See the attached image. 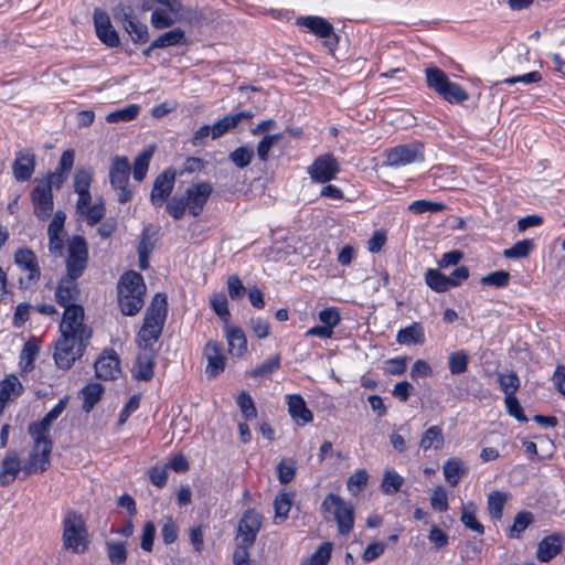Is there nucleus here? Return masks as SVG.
Wrapping results in <instances>:
<instances>
[{
	"label": "nucleus",
	"mask_w": 565,
	"mask_h": 565,
	"mask_svg": "<svg viewBox=\"0 0 565 565\" xmlns=\"http://www.w3.org/2000/svg\"><path fill=\"white\" fill-rule=\"evenodd\" d=\"M167 313V297L158 292L147 308L143 323L136 335V343L140 350L157 351L156 344L162 333Z\"/></svg>",
	"instance_id": "obj_1"
},
{
	"label": "nucleus",
	"mask_w": 565,
	"mask_h": 565,
	"mask_svg": "<svg viewBox=\"0 0 565 565\" xmlns=\"http://www.w3.org/2000/svg\"><path fill=\"white\" fill-rule=\"evenodd\" d=\"M146 285L137 271L125 273L117 285L118 305L125 316H136L145 305Z\"/></svg>",
	"instance_id": "obj_2"
},
{
	"label": "nucleus",
	"mask_w": 565,
	"mask_h": 565,
	"mask_svg": "<svg viewBox=\"0 0 565 565\" xmlns=\"http://www.w3.org/2000/svg\"><path fill=\"white\" fill-rule=\"evenodd\" d=\"M63 546L76 554L85 553L89 545L86 522L82 514L68 511L63 520Z\"/></svg>",
	"instance_id": "obj_3"
},
{
	"label": "nucleus",
	"mask_w": 565,
	"mask_h": 565,
	"mask_svg": "<svg viewBox=\"0 0 565 565\" xmlns=\"http://www.w3.org/2000/svg\"><path fill=\"white\" fill-rule=\"evenodd\" d=\"M34 445L29 455L26 462L23 466V471L26 475L38 473L45 471L50 466V456L53 443L47 435H30Z\"/></svg>",
	"instance_id": "obj_4"
},
{
	"label": "nucleus",
	"mask_w": 565,
	"mask_h": 565,
	"mask_svg": "<svg viewBox=\"0 0 565 565\" xmlns=\"http://www.w3.org/2000/svg\"><path fill=\"white\" fill-rule=\"evenodd\" d=\"M60 330L61 334L75 338L79 343H88L92 330L84 323L83 307H71L64 310Z\"/></svg>",
	"instance_id": "obj_5"
},
{
	"label": "nucleus",
	"mask_w": 565,
	"mask_h": 565,
	"mask_svg": "<svg viewBox=\"0 0 565 565\" xmlns=\"http://www.w3.org/2000/svg\"><path fill=\"white\" fill-rule=\"evenodd\" d=\"M321 509L334 516L341 534H348L352 530L354 524L353 507L345 503L338 494L329 493L321 503Z\"/></svg>",
	"instance_id": "obj_6"
},
{
	"label": "nucleus",
	"mask_w": 565,
	"mask_h": 565,
	"mask_svg": "<svg viewBox=\"0 0 565 565\" xmlns=\"http://www.w3.org/2000/svg\"><path fill=\"white\" fill-rule=\"evenodd\" d=\"M297 24L322 40L323 45L330 53H333L338 47L339 36L334 33L332 24L324 18L316 15L300 17L297 19Z\"/></svg>",
	"instance_id": "obj_7"
},
{
	"label": "nucleus",
	"mask_w": 565,
	"mask_h": 565,
	"mask_svg": "<svg viewBox=\"0 0 565 565\" xmlns=\"http://www.w3.org/2000/svg\"><path fill=\"white\" fill-rule=\"evenodd\" d=\"M14 263L24 276L19 278L20 288L28 289L41 277L38 257L30 248H19L14 254Z\"/></svg>",
	"instance_id": "obj_8"
},
{
	"label": "nucleus",
	"mask_w": 565,
	"mask_h": 565,
	"mask_svg": "<svg viewBox=\"0 0 565 565\" xmlns=\"http://www.w3.org/2000/svg\"><path fill=\"white\" fill-rule=\"evenodd\" d=\"M130 173V164L126 157H115L109 170V179L111 186L118 191V201L120 203L128 202L132 192L128 188Z\"/></svg>",
	"instance_id": "obj_9"
},
{
	"label": "nucleus",
	"mask_w": 565,
	"mask_h": 565,
	"mask_svg": "<svg viewBox=\"0 0 565 565\" xmlns=\"http://www.w3.org/2000/svg\"><path fill=\"white\" fill-rule=\"evenodd\" d=\"M88 343H79L77 339L61 334L56 342L54 360L60 369L68 370L75 360L83 355Z\"/></svg>",
	"instance_id": "obj_10"
},
{
	"label": "nucleus",
	"mask_w": 565,
	"mask_h": 565,
	"mask_svg": "<svg viewBox=\"0 0 565 565\" xmlns=\"http://www.w3.org/2000/svg\"><path fill=\"white\" fill-rule=\"evenodd\" d=\"M88 258V248L85 239L81 236H74L68 245V256L66 259L67 277L78 278L84 273Z\"/></svg>",
	"instance_id": "obj_11"
},
{
	"label": "nucleus",
	"mask_w": 565,
	"mask_h": 565,
	"mask_svg": "<svg viewBox=\"0 0 565 565\" xmlns=\"http://www.w3.org/2000/svg\"><path fill=\"white\" fill-rule=\"evenodd\" d=\"M424 159V146L419 142H412L392 148L386 153L384 164L388 167H401L414 162H422Z\"/></svg>",
	"instance_id": "obj_12"
},
{
	"label": "nucleus",
	"mask_w": 565,
	"mask_h": 565,
	"mask_svg": "<svg viewBox=\"0 0 565 565\" xmlns=\"http://www.w3.org/2000/svg\"><path fill=\"white\" fill-rule=\"evenodd\" d=\"M307 172L313 182L327 183L340 172V163L333 154L323 153L313 160Z\"/></svg>",
	"instance_id": "obj_13"
},
{
	"label": "nucleus",
	"mask_w": 565,
	"mask_h": 565,
	"mask_svg": "<svg viewBox=\"0 0 565 565\" xmlns=\"http://www.w3.org/2000/svg\"><path fill=\"white\" fill-rule=\"evenodd\" d=\"M33 211L38 218L45 220L53 212V193L49 189V184H42L36 181V185L31 192Z\"/></svg>",
	"instance_id": "obj_14"
},
{
	"label": "nucleus",
	"mask_w": 565,
	"mask_h": 565,
	"mask_svg": "<svg viewBox=\"0 0 565 565\" xmlns=\"http://www.w3.org/2000/svg\"><path fill=\"white\" fill-rule=\"evenodd\" d=\"M212 192L213 188L209 182L195 183L186 189L185 201L188 210L193 216H198L202 213Z\"/></svg>",
	"instance_id": "obj_15"
},
{
	"label": "nucleus",
	"mask_w": 565,
	"mask_h": 565,
	"mask_svg": "<svg viewBox=\"0 0 565 565\" xmlns=\"http://www.w3.org/2000/svg\"><path fill=\"white\" fill-rule=\"evenodd\" d=\"M79 295L76 278L67 276L61 278L55 290V300L64 310L71 307H82L77 303Z\"/></svg>",
	"instance_id": "obj_16"
},
{
	"label": "nucleus",
	"mask_w": 565,
	"mask_h": 565,
	"mask_svg": "<svg viewBox=\"0 0 565 565\" xmlns=\"http://www.w3.org/2000/svg\"><path fill=\"white\" fill-rule=\"evenodd\" d=\"M204 356L207 361L205 373L209 377H215L221 374L226 365V358L223 353V347L217 341L210 340L204 347Z\"/></svg>",
	"instance_id": "obj_17"
},
{
	"label": "nucleus",
	"mask_w": 565,
	"mask_h": 565,
	"mask_svg": "<svg viewBox=\"0 0 565 565\" xmlns=\"http://www.w3.org/2000/svg\"><path fill=\"white\" fill-rule=\"evenodd\" d=\"M174 180L175 173L172 170H166L156 178L150 194V201L154 206H161L170 196Z\"/></svg>",
	"instance_id": "obj_18"
},
{
	"label": "nucleus",
	"mask_w": 565,
	"mask_h": 565,
	"mask_svg": "<svg viewBox=\"0 0 565 565\" xmlns=\"http://www.w3.org/2000/svg\"><path fill=\"white\" fill-rule=\"evenodd\" d=\"M94 24L98 39L109 47H117L120 43L117 31L113 28L109 17L102 10L94 11Z\"/></svg>",
	"instance_id": "obj_19"
},
{
	"label": "nucleus",
	"mask_w": 565,
	"mask_h": 565,
	"mask_svg": "<svg viewBox=\"0 0 565 565\" xmlns=\"http://www.w3.org/2000/svg\"><path fill=\"white\" fill-rule=\"evenodd\" d=\"M262 526V515L255 510H247L238 524V536L243 543L253 545Z\"/></svg>",
	"instance_id": "obj_20"
},
{
	"label": "nucleus",
	"mask_w": 565,
	"mask_h": 565,
	"mask_svg": "<svg viewBox=\"0 0 565 565\" xmlns=\"http://www.w3.org/2000/svg\"><path fill=\"white\" fill-rule=\"evenodd\" d=\"M96 376L102 380H115L120 374V362L115 351H105L95 362Z\"/></svg>",
	"instance_id": "obj_21"
},
{
	"label": "nucleus",
	"mask_w": 565,
	"mask_h": 565,
	"mask_svg": "<svg viewBox=\"0 0 565 565\" xmlns=\"http://www.w3.org/2000/svg\"><path fill=\"white\" fill-rule=\"evenodd\" d=\"M35 170V154L31 150H22L17 153L12 164L13 175L17 181H28Z\"/></svg>",
	"instance_id": "obj_22"
},
{
	"label": "nucleus",
	"mask_w": 565,
	"mask_h": 565,
	"mask_svg": "<svg viewBox=\"0 0 565 565\" xmlns=\"http://www.w3.org/2000/svg\"><path fill=\"white\" fill-rule=\"evenodd\" d=\"M93 180V170L87 168H79L76 170L73 180L74 191L78 194V207L83 206L90 200V183Z\"/></svg>",
	"instance_id": "obj_23"
},
{
	"label": "nucleus",
	"mask_w": 565,
	"mask_h": 565,
	"mask_svg": "<svg viewBox=\"0 0 565 565\" xmlns=\"http://www.w3.org/2000/svg\"><path fill=\"white\" fill-rule=\"evenodd\" d=\"M254 117V114L249 110L239 111L236 114H230L217 120L213 125V139H217L236 128L243 120H249Z\"/></svg>",
	"instance_id": "obj_24"
},
{
	"label": "nucleus",
	"mask_w": 565,
	"mask_h": 565,
	"mask_svg": "<svg viewBox=\"0 0 565 565\" xmlns=\"http://www.w3.org/2000/svg\"><path fill=\"white\" fill-rule=\"evenodd\" d=\"M287 404L290 416L300 425L312 422L313 415L307 407L305 399L299 394L287 395Z\"/></svg>",
	"instance_id": "obj_25"
},
{
	"label": "nucleus",
	"mask_w": 565,
	"mask_h": 565,
	"mask_svg": "<svg viewBox=\"0 0 565 565\" xmlns=\"http://www.w3.org/2000/svg\"><path fill=\"white\" fill-rule=\"evenodd\" d=\"M66 407V399H60V402L39 422L32 423L29 426L30 435H47L50 436V430L52 423L62 414V412Z\"/></svg>",
	"instance_id": "obj_26"
},
{
	"label": "nucleus",
	"mask_w": 565,
	"mask_h": 565,
	"mask_svg": "<svg viewBox=\"0 0 565 565\" xmlns=\"http://www.w3.org/2000/svg\"><path fill=\"white\" fill-rule=\"evenodd\" d=\"M224 333L228 344V352L234 356H242L247 350V340L244 331L228 323L225 326Z\"/></svg>",
	"instance_id": "obj_27"
},
{
	"label": "nucleus",
	"mask_w": 565,
	"mask_h": 565,
	"mask_svg": "<svg viewBox=\"0 0 565 565\" xmlns=\"http://www.w3.org/2000/svg\"><path fill=\"white\" fill-rule=\"evenodd\" d=\"M20 470L23 471V467H21V461L17 451L9 450L1 462L0 484H10L15 479Z\"/></svg>",
	"instance_id": "obj_28"
},
{
	"label": "nucleus",
	"mask_w": 565,
	"mask_h": 565,
	"mask_svg": "<svg viewBox=\"0 0 565 565\" xmlns=\"http://www.w3.org/2000/svg\"><path fill=\"white\" fill-rule=\"evenodd\" d=\"M23 392V385L15 375H8L0 382V415L7 402L19 397Z\"/></svg>",
	"instance_id": "obj_29"
},
{
	"label": "nucleus",
	"mask_w": 565,
	"mask_h": 565,
	"mask_svg": "<svg viewBox=\"0 0 565 565\" xmlns=\"http://www.w3.org/2000/svg\"><path fill=\"white\" fill-rule=\"evenodd\" d=\"M563 536L561 534H552L544 537L537 546V558L541 562H548L555 557L562 550Z\"/></svg>",
	"instance_id": "obj_30"
},
{
	"label": "nucleus",
	"mask_w": 565,
	"mask_h": 565,
	"mask_svg": "<svg viewBox=\"0 0 565 565\" xmlns=\"http://www.w3.org/2000/svg\"><path fill=\"white\" fill-rule=\"evenodd\" d=\"M136 360V374L138 380L149 381L153 376L157 351L140 350Z\"/></svg>",
	"instance_id": "obj_31"
},
{
	"label": "nucleus",
	"mask_w": 565,
	"mask_h": 565,
	"mask_svg": "<svg viewBox=\"0 0 565 565\" xmlns=\"http://www.w3.org/2000/svg\"><path fill=\"white\" fill-rule=\"evenodd\" d=\"M396 341L403 345L423 344L425 342L424 328L420 323L414 322L398 331Z\"/></svg>",
	"instance_id": "obj_32"
},
{
	"label": "nucleus",
	"mask_w": 565,
	"mask_h": 565,
	"mask_svg": "<svg viewBox=\"0 0 565 565\" xmlns=\"http://www.w3.org/2000/svg\"><path fill=\"white\" fill-rule=\"evenodd\" d=\"M184 44H186L185 33L179 28L167 31L152 41V47L159 49Z\"/></svg>",
	"instance_id": "obj_33"
},
{
	"label": "nucleus",
	"mask_w": 565,
	"mask_h": 565,
	"mask_svg": "<svg viewBox=\"0 0 565 565\" xmlns=\"http://www.w3.org/2000/svg\"><path fill=\"white\" fill-rule=\"evenodd\" d=\"M76 211L87 222L88 225H95L99 223L105 215V206L103 202L92 204V199L88 200L86 204L81 206V209L78 207V202H76Z\"/></svg>",
	"instance_id": "obj_34"
},
{
	"label": "nucleus",
	"mask_w": 565,
	"mask_h": 565,
	"mask_svg": "<svg viewBox=\"0 0 565 565\" xmlns=\"http://www.w3.org/2000/svg\"><path fill=\"white\" fill-rule=\"evenodd\" d=\"M443 470L446 481L450 486H457L467 472V467L462 460L458 458H450L444 463Z\"/></svg>",
	"instance_id": "obj_35"
},
{
	"label": "nucleus",
	"mask_w": 565,
	"mask_h": 565,
	"mask_svg": "<svg viewBox=\"0 0 565 565\" xmlns=\"http://www.w3.org/2000/svg\"><path fill=\"white\" fill-rule=\"evenodd\" d=\"M477 507L473 502L469 501L461 507L460 521L462 524L478 534L484 533V526L476 518Z\"/></svg>",
	"instance_id": "obj_36"
},
{
	"label": "nucleus",
	"mask_w": 565,
	"mask_h": 565,
	"mask_svg": "<svg viewBox=\"0 0 565 565\" xmlns=\"http://www.w3.org/2000/svg\"><path fill=\"white\" fill-rule=\"evenodd\" d=\"M292 499L294 493L288 492H280L277 494L274 501V508H275V516L274 521L275 523H281L284 522L290 512V509L292 507Z\"/></svg>",
	"instance_id": "obj_37"
},
{
	"label": "nucleus",
	"mask_w": 565,
	"mask_h": 565,
	"mask_svg": "<svg viewBox=\"0 0 565 565\" xmlns=\"http://www.w3.org/2000/svg\"><path fill=\"white\" fill-rule=\"evenodd\" d=\"M444 443L445 438L441 428L439 426H431L424 431L419 440V447L424 450L431 448L440 449L444 446Z\"/></svg>",
	"instance_id": "obj_38"
},
{
	"label": "nucleus",
	"mask_w": 565,
	"mask_h": 565,
	"mask_svg": "<svg viewBox=\"0 0 565 565\" xmlns=\"http://www.w3.org/2000/svg\"><path fill=\"white\" fill-rule=\"evenodd\" d=\"M509 499V494L502 491H492L488 495L487 504L491 518L501 520L503 508Z\"/></svg>",
	"instance_id": "obj_39"
},
{
	"label": "nucleus",
	"mask_w": 565,
	"mask_h": 565,
	"mask_svg": "<svg viewBox=\"0 0 565 565\" xmlns=\"http://www.w3.org/2000/svg\"><path fill=\"white\" fill-rule=\"evenodd\" d=\"M154 152V146H150L138 154L134 162V179L136 181H142L149 168V162Z\"/></svg>",
	"instance_id": "obj_40"
},
{
	"label": "nucleus",
	"mask_w": 565,
	"mask_h": 565,
	"mask_svg": "<svg viewBox=\"0 0 565 565\" xmlns=\"http://www.w3.org/2000/svg\"><path fill=\"white\" fill-rule=\"evenodd\" d=\"M331 552L332 543L324 542L310 556L302 559L300 565H328Z\"/></svg>",
	"instance_id": "obj_41"
},
{
	"label": "nucleus",
	"mask_w": 565,
	"mask_h": 565,
	"mask_svg": "<svg viewBox=\"0 0 565 565\" xmlns=\"http://www.w3.org/2000/svg\"><path fill=\"white\" fill-rule=\"evenodd\" d=\"M404 484V478L394 470H385L381 482V490L384 494L397 493Z\"/></svg>",
	"instance_id": "obj_42"
},
{
	"label": "nucleus",
	"mask_w": 565,
	"mask_h": 565,
	"mask_svg": "<svg viewBox=\"0 0 565 565\" xmlns=\"http://www.w3.org/2000/svg\"><path fill=\"white\" fill-rule=\"evenodd\" d=\"M104 388L99 383H89L85 387L82 388L83 396V409L85 412H90L95 404L99 401Z\"/></svg>",
	"instance_id": "obj_43"
},
{
	"label": "nucleus",
	"mask_w": 565,
	"mask_h": 565,
	"mask_svg": "<svg viewBox=\"0 0 565 565\" xmlns=\"http://www.w3.org/2000/svg\"><path fill=\"white\" fill-rule=\"evenodd\" d=\"M427 86L440 94L444 87L448 84L447 75L438 67H427L425 70Z\"/></svg>",
	"instance_id": "obj_44"
},
{
	"label": "nucleus",
	"mask_w": 565,
	"mask_h": 565,
	"mask_svg": "<svg viewBox=\"0 0 565 565\" xmlns=\"http://www.w3.org/2000/svg\"><path fill=\"white\" fill-rule=\"evenodd\" d=\"M533 521L534 515L532 512H519L514 518L513 524L509 529V536L511 539H519L522 532H524Z\"/></svg>",
	"instance_id": "obj_45"
},
{
	"label": "nucleus",
	"mask_w": 565,
	"mask_h": 565,
	"mask_svg": "<svg viewBox=\"0 0 565 565\" xmlns=\"http://www.w3.org/2000/svg\"><path fill=\"white\" fill-rule=\"evenodd\" d=\"M425 281L436 292H444L450 288L448 277L438 269H428L425 274Z\"/></svg>",
	"instance_id": "obj_46"
},
{
	"label": "nucleus",
	"mask_w": 565,
	"mask_h": 565,
	"mask_svg": "<svg viewBox=\"0 0 565 565\" xmlns=\"http://www.w3.org/2000/svg\"><path fill=\"white\" fill-rule=\"evenodd\" d=\"M469 355L463 350L452 352L448 356V367L452 375L462 374L467 371Z\"/></svg>",
	"instance_id": "obj_47"
},
{
	"label": "nucleus",
	"mask_w": 565,
	"mask_h": 565,
	"mask_svg": "<svg viewBox=\"0 0 565 565\" xmlns=\"http://www.w3.org/2000/svg\"><path fill=\"white\" fill-rule=\"evenodd\" d=\"M124 29L130 35L134 43H146L149 39L148 26L136 18L125 23Z\"/></svg>",
	"instance_id": "obj_48"
},
{
	"label": "nucleus",
	"mask_w": 565,
	"mask_h": 565,
	"mask_svg": "<svg viewBox=\"0 0 565 565\" xmlns=\"http://www.w3.org/2000/svg\"><path fill=\"white\" fill-rule=\"evenodd\" d=\"M140 111V106L136 104L109 113L106 116L108 122L130 121L135 119Z\"/></svg>",
	"instance_id": "obj_49"
},
{
	"label": "nucleus",
	"mask_w": 565,
	"mask_h": 565,
	"mask_svg": "<svg viewBox=\"0 0 565 565\" xmlns=\"http://www.w3.org/2000/svg\"><path fill=\"white\" fill-rule=\"evenodd\" d=\"M408 210L414 214L438 213L446 210V205L441 202L417 200L408 205Z\"/></svg>",
	"instance_id": "obj_50"
},
{
	"label": "nucleus",
	"mask_w": 565,
	"mask_h": 565,
	"mask_svg": "<svg viewBox=\"0 0 565 565\" xmlns=\"http://www.w3.org/2000/svg\"><path fill=\"white\" fill-rule=\"evenodd\" d=\"M369 473L365 469H359L347 481V488L352 495H358L369 482Z\"/></svg>",
	"instance_id": "obj_51"
},
{
	"label": "nucleus",
	"mask_w": 565,
	"mask_h": 565,
	"mask_svg": "<svg viewBox=\"0 0 565 565\" xmlns=\"http://www.w3.org/2000/svg\"><path fill=\"white\" fill-rule=\"evenodd\" d=\"M277 477L280 483H289L296 475L297 465L292 458H285L277 465Z\"/></svg>",
	"instance_id": "obj_52"
},
{
	"label": "nucleus",
	"mask_w": 565,
	"mask_h": 565,
	"mask_svg": "<svg viewBox=\"0 0 565 565\" xmlns=\"http://www.w3.org/2000/svg\"><path fill=\"white\" fill-rule=\"evenodd\" d=\"M107 554L114 565H124L127 559V548L124 542H107Z\"/></svg>",
	"instance_id": "obj_53"
},
{
	"label": "nucleus",
	"mask_w": 565,
	"mask_h": 565,
	"mask_svg": "<svg viewBox=\"0 0 565 565\" xmlns=\"http://www.w3.org/2000/svg\"><path fill=\"white\" fill-rule=\"evenodd\" d=\"M498 382L504 396L514 395L520 387V379L514 372L499 373Z\"/></svg>",
	"instance_id": "obj_54"
},
{
	"label": "nucleus",
	"mask_w": 565,
	"mask_h": 565,
	"mask_svg": "<svg viewBox=\"0 0 565 565\" xmlns=\"http://www.w3.org/2000/svg\"><path fill=\"white\" fill-rule=\"evenodd\" d=\"M448 103H462L468 99V94L456 83L448 82L439 94Z\"/></svg>",
	"instance_id": "obj_55"
},
{
	"label": "nucleus",
	"mask_w": 565,
	"mask_h": 565,
	"mask_svg": "<svg viewBox=\"0 0 565 565\" xmlns=\"http://www.w3.org/2000/svg\"><path fill=\"white\" fill-rule=\"evenodd\" d=\"M39 350L40 348L34 340H29L25 342L20 355L23 370L28 371L33 369V362L39 353Z\"/></svg>",
	"instance_id": "obj_56"
},
{
	"label": "nucleus",
	"mask_w": 565,
	"mask_h": 565,
	"mask_svg": "<svg viewBox=\"0 0 565 565\" xmlns=\"http://www.w3.org/2000/svg\"><path fill=\"white\" fill-rule=\"evenodd\" d=\"M254 157V150L250 147L243 146L233 150L228 158L238 168L247 167Z\"/></svg>",
	"instance_id": "obj_57"
},
{
	"label": "nucleus",
	"mask_w": 565,
	"mask_h": 565,
	"mask_svg": "<svg viewBox=\"0 0 565 565\" xmlns=\"http://www.w3.org/2000/svg\"><path fill=\"white\" fill-rule=\"evenodd\" d=\"M282 138L281 134L267 135L257 145V156L259 160L267 161L270 149Z\"/></svg>",
	"instance_id": "obj_58"
},
{
	"label": "nucleus",
	"mask_w": 565,
	"mask_h": 565,
	"mask_svg": "<svg viewBox=\"0 0 565 565\" xmlns=\"http://www.w3.org/2000/svg\"><path fill=\"white\" fill-rule=\"evenodd\" d=\"M211 306L220 319L225 322V326L228 324L231 313L228 311L227 299L225 295H213L211 298Z\"/></svg>",
	"instance_id": "obj_59"
},
{
	"label": "nucleus",
	"mask_w": 565,
	"mask_h": 565,
	"mask_svg": "<svg viewBox=\"0 0 565 565\" xmlns=\"http://www.w3.org/2000/svg\"><path fill=\"white\" fill-rule=\"evenodd\" d=\"M173 13L164 9H154L151 13V24L156 29H166L174 24Z\"/></svg>",
	"instance_id": "obj_60"
},
{
	"label": "nucleus",
	"mask_w": 565,
	"mask_h": 565,
	"mask_svg": "<svg viewBox=\"0 0 565 565\" xmlns=\"http://www.w3.org/2000/svg\"><path fill=\"white\" fill-rule=\"evenodd\" d=\"M533 249V242L531 239H523L515 243L511 248L503 252L507 258H524Z\"/></svg>",
	"instance_id": "obj_61"
},
{
	"label": "nucleus",
	"mask_w": 565,
	"mask_h": 565,
	"mask_svg": "<svg viewBox=\"0 0 565 565\" xmlns=\"http://www.w3.org/2000/svg\"><path fill=\"white\" fill-rule=\"evenodd\" d=\"M237 405L246 419L255 418L257 411L252 396L243 391L237 397Z\"/></svg>",
	"instance_id": "obj_62"
},
{
	"label": "nucleus",
	"mask_w": 565,
	"mask_h": 565,
	"mask_svg": "<svg viewBox=\"0 0 565 565\" xmlns=\"http://www.w3.org/2000/svg\"><path fill=\"white\" fill-rule=\"evenodd\" d=\"M280 366V356L275 355L262 364L257 365L252 372L250 376L258 377V376H266L271 373H274L276 370H278Z\"/></svg>",
	"instance_id": "obj_63"
},
{
	"label": "nucleus",
	"mask_w": 565,
	"mask_h": 565,
	"mask_svg": "<svg viewBox=\"0 0 565 565\" xmlns=\"http://www.w3.org/2000/svg\"><path fill=\"white\" fill-rule=\"evenodd\" d=\"M430 504L437 511H446L448 509L447 491L441 487H436L430 497Z\"/></svg>",
	"instance_id": "obj_64"
}]
</instances>
